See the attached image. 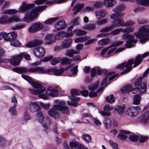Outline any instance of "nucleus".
I'll list each match as a JSON object with an SVG mask.
<instances>
[{
	"instance_id": "1",
	"label": "nucleus",
	"mask_w": 149,
	"mask_h": 149,
	"mask_svg": "<svg viewBox=\"0 0 149 149\" xmlns=\"http://www.w3.org/2000/svg\"><path fill=\"white\" fill-rule=\"evenodd\" d=\"M149 55V53L146 52L142 55V57L140 55H138L136 58L134 62V59L129 60L126 63V62H124L118 65L116 68L118 69L123 70L125 66V70L120 73L121 75H123L126 74L130 72L132 69V65L134 63L133 66L134 68L136 67L139 65L141 62L142 58L146 57Z\"/></svg>"
},
{
	"instance_id": "2",
	"label": "nucleus",
	"mask_w": 149,
	"mask_h": 149,
	"mask_svg": "<svg viewBox=\"0 0 149 149\" xmlns=\"http://www.w3.org/2000/svg\"><path fill=\"white\" fill-rule=\"evenodd\" d=\"M5 50L2 48L0 47V64L1 63H7L10 62V64L14 66L18 65L20 62L21 59L24 58L27 60H30V57L26 52L21 53L19 55H15L12 57L10 60L7 59H2V57L5 53Z\"/></svg>"
},
{
	"instance_id": "3",
	"label": "nucleus",
	"mask_w": 149,
	"mask_h": 149,
	"mask_svg": "<svg viewBox=\"0 0 149 149\" xmlns=\"http://www.w3.org/2000/svg\"><path fill=\"white\" fill-rule=\"evenodd\" d=\"M22 77L24 79L26 80L34 88L37 89L35 90L33 89L29 88L30 91L34 95H39V97L44 99H48L47 96L44 93L39 94L43 93L45 90V88L39 83L33 81L31 77L25 75H22Z\"/></svg>"
},
{
	"instance_id": "4",
	"label": "nucleus",
	"mask_w": 149,
	"mask_h": 149,
	"mask_svg": "<svg viewBox=\"0 0 149 149\" xmlns=\"http://www.w3.org/2000/svg\"><path fill=\"white\" fill-rule=\"evenodd\" d=\"M120 32L121 31L123 33H127L123 34L122 36V38L125 40H128L126 41L125 44V46L127 48H130L134 46V44L137 42V40L134 39V36L132 34H129V33L134 31V27L133 26H128L125 29L120 28Z\"/></svg>"
},
{
	"instance_id": "5",
	"label": "nucleus",
	"mask_w": 149,
	"mask_h": 149,
	"mask_svg": "<svg viewBox=\"0 0 149 149\" xmlns=\"http://www.w3.org/2000/svg\"><path fill=\"white\" fill-rule=\"evenodd\" d=\"M47 6L46 5L38 6L30 11H27L25 14L24 21L28 23L34 20L37 17L38 13L44 10Z\"/></svg>"
},
{
	"instance_id": "6",
	"label": "nucleus",
	"mask_w": 149,
	"mask_h": 149,
	"mask_svg": "<svg viewBox=\"0 0 149 149\" xmlns=\"http://www.w3.org/2000/svg\"><path fill=\"white\" fill-rule=\"evenodd\" d=\"M134 35L136 38L140 39V42L144 43L149 40V25H144L139 29L137 33H134Z\"/></svg>"
},
{
	"instance_id": "7",
	"label": "nucleus",
	"mask_w": 149,
	"mask_h": 149,
	"mask_svg": "<svg viewBox=\"0 0 149 149\" xmlns=\"http://www.w3.org/2000/svg\"><path fill=\"white\" fill-rule=\"evenodd\" d=\"M35 6L34 4H27L25 2H22V5L18 8V10L14 9H9L3 11L2 14L11 15L16 14L19 12L24 13L33 8Z\"/></svg>"
},
{
	"instance_id": "8",
	"label": "nucleus",
	"mask_w": 149,
	"mask_h": 149,
	"mask_svg": "<svg viewBox=\"0 0 149 149\" xmlns=\"http://www.w3.org/2000/svg\"><path fill=\"white\" fill-rule=\"evenodd\" d=\"M57 110L61 111L63 113H69V110L68 107L55 105L53 106V108L48 111L49 115L55 118H58L59 115Z\"/></svg>"
},
{
	"instance_id": "9",
	"label": "nucleus",
	"mask_w": 149,
	"mask_h": 149,
	"mask_svg": "<svg viewBox=\"0 0 149 149\" xmlns=\"http://www.w3.org/2000/svg\"><path fill=\"white\" fill-rule=\"evenodd\" d=\"M2 16L0 17V24H6L14 22H20L21 19L17 15H14L9 16L7 14Z\"/></svg>"
},
{
	"instance_id": "10",
	"label": "nucleus",
	"mask_w": 149,
	"mask_h": 149,
	"mask_svg": "<svg viewBox=\"0 0 149 149\" xmlns=\"http://www.w3.org/2000/svg\"><path fill=\"white\" fill-rule=\"evenodd\" d=\"M126 8L124 4H120L113 9V11L115 14H111L110 17L112 19H115L117 17H121L124 16V13L121 12L124 10Z\"/></svg>"
},
{
	"instance_id": "11",
	"label": "nucleus",
	"mask_w": 149,
	"mask_h": 149,
	"mask_svg": "<svg viewBox=\"0 0 149 149\" xmlns=\"http://www.w3.org/2000/svg\"><path fill=\"white\" fill-rule=\"evenodd\" d=\"M71 96H68L69 98L72 101V102L67 101V104L69 106L76 107L78 104L76 101H79L80 98L74 96V95H79L81 93L80 91L77 89H73L71 90Z\"/></svg>"
},
{
	"instance_id": "12",
	"label": "nucleus",
	"mask_w": 149,
	"mask_h": 149,
	"mask_svg": "<svg viewBox=\"0 0 149 149\" xmlns=\"http://www.w3.org/2000/svg\"><path fill=\"white\" fill-rule=\"evenodd\" d=\"M97 71L98 74L99 75H101L104 72V74L105 77L103 79L101 83V86H106L107 85V84L106 83V82L108 79V77L115 73L114 72H108L107 70L105 71L104 70L101 69L99 67L97 68Z\"/></svg>"
},
{
	"instance_id": "13",
	"label": "nucleus",
	"mask_w": 149,
	"mask_h": 149,
	"mask_svg": "<svg viewBox=\"0 0 149 149\" xmlns=\"http://www.w3.org/2000/svg\"><path fill=\"white\" fill-rule=\"evenodd\" d=\"M141 112V109L138 106L129 107L126 111V113L131 117L137 116Z\"/></svg>"
},
{
	"instance_id": "14",
	"label": "nucleus",
	"mask_w": 149,
	"mask_h": 149,
	"mask_svg": "<svg viewBox=\"0 0 149 149\" xmlns=\"http://www.w3.org/2000/svg\"><path fill=\"white\" fill-rule=\"evenodd\" d=\"M142 77H141L136 80L134 83L135 87H139L138 88H140V94H142L145 92L147 88L146 84L145 83H143L141 84Z\"/></svg>"
},
{
	"instance_id": "15",
	"label": "nucleus",
	"mask_w": 149,
	"mask_h": 149,
	"mask_svg": "<svg viewBox=\"0 0 149 149\" xmlns=\"http://www.w3.org/2000/svg\"><path fill=\"white\" fill-rule=\"evenodd\" d=\"M43 24L39 22H36L32 24L28 29L29 32L34 33L41 30L43 28Z\"/></svg>"
},
{
	"instance_id": "16",
	"label": "nucleus",
	"mask_w": 149,
	"mask_h": 149,
	"mask_svg": "<svg viewBox=\"0 0 149 149\" xmlns=\"http://www.w3.org/2000/svg\"><path fill=\"white\" fill-rule=\"evenodd\" d=\"M58 87V86L55 87L49 86L46 89V93L50 96L55 97L57 96L59 92Z\"/></svg>"
},
{
	"instance_id": "17",
	"label": "nucleus",
	"mask_w": 149,
	"mask_h": 149,
	"mask_svg": "<svg viewBox=\"0 0 149 149\" xmlns=\"http://www.w3.org/2000/svg\"><path fill=\"white\" fill-rule=\"evenodd\" d=\"M53 58V56H52L45 57L42 60V61L43 62H46L50 61V63L52 65H56L60 63L62 60V58L60 57H56L54 58Z\"/></svg>"
},
{
	"instance_id": "18",
	"label": "nucleus",
	"mask_w": 149,
	"mask_h": 149,
	"mask_svg": "<svg viewBox=\"0 0 149 149\" xmlns=\"http://www.w3.org/2000/svg\"><path fill=\"white\" fill-rule=\"evenodd\" d=\"M33 54L37 58H41L45 54V51L44 48L41 46H39L34 49L33 51Z\"/></svg>"
},
{
	"instance_id": "19",
	"label": "nucleus",
	"mask_w": 149,
	"mask_h": 149,
	"mask_svg": "<svg viewBox=\"0 0 149 149\" xmlns=\"http://www.w3.org/2000/svg\"><path fill=\"white\" fill-rule=\"evenodd\" d=\"M73 33L71 31L70 33H66L64 31H62L59 32L56 34L55 36V38L56 40H60L64 37H68L72 36L73 35Z\"/></svg>"
},
{
	"instance_id": "20",
	"label": "nucleus",
	"mask_w": 149,
	"mask_h": 149,
	"mask_svg": "<svg viewBox=\"0 0 149 149\" xmlns=\"http://www.w3.org/2000/svg\"><path fill=\"white\" fill-rule=\"evenodd\" d=\"M45 44L50 45L54 43L56 40L54 34H49L47 35L45 38Z\"/></svg>"
},
{
	"instance_id": "21",
	"label": "nucleus",
	"mask_w": 149,
	"mask_h": 149,
	"mask_svg": "<svg viewBox=\"0 0 149 149\" xmlns=\"http://www.w3.org/2000/svg\"><path fill=\"white\" fill-rule=\"evenodd\" d=\"M117 17L116 18L114 19V20L112 22V25L114 26V28L115 27L119 26H124V20L122 18Z\"/></svg>"
},
{
	"instance_id": "22",
	"label": "nucleus",
	"mask_w": 149,
	"mask_h": 149,
	"mask_svg": "<svg viewBox=\"0 0 149 149\" xmlns=\"http://www.w3.org/2000/svg\"><path fill=\"white\" fill-rule=\"evenodd\" d=\"M70 68V67L68 66L65 68V69L61 68H60L59 70H58L56 68H50L49 69H52V71H50V72H53L54 73L55 75L59 76L61 75L63 73L65 70H67Z\"/></svg>"
},
{
	"instance_id": "23",
	"label": "nucleus",
	"mask_w": 149,
	"mask_h": 149,
	"mask_svg": "<svg viewBox=\"0 0 149 149\" xmlns=\"http://www.w3.org/2000/svg\"><path fill=\"white\" fill-rule=\"evenodd\" d=\"M95 16L97 19H102L105 17L107 14V12L105 9H101L96 11L95 12Z\"/></svg>"
},
{
	"instance_id": "24",
	"label": "nucleus",
	"mask_w": 149,
	"mask_h": 149,
	"mask_svg": "<svg viewBox=\"0 0 149 149\" xmlns=\"http://www.w3.org/2000/svg\"><path fill=\"white\" fill-rule=\"evenodd\" d=\"M42 40H35L32 41L26 44L25 46L27 47H31L40 45L43 42Z\"/></svg>"
},
{
	"instance_id": "25",
	"label": "nucleus",
	"mask_w": 149,
	"mask_h": 149,
	"mask_svg": "<svg viewBox=\"0 0 149 149\" xmlns=\"http://www.w3.org/2000/svg\"><path fill=\"white\" fill-rule=\"evenodd\" d=\"M29 106L31 112L33 113H35L40 109V106L36 102H31Z\"/></svg>"
},
{
	"instance_id": "26",
	"label": "nucleus",
	"mask_w": 149,
	"mask_h": 149,
	"mask_svg": "<svg viewBox=\"0 0 149 149\" xmlns=\"http://www.w3.org/2000/svg\"><path fill=\"white\" fill-rule=\"evenodd\" d=\"M72 43V40L68 38L64 40L62 42L61 47L63 48H67L70 47Z\"/></svg>"
},
{
	"instance_id": "27",
	"label": "nucleus",
	"mask_w": 149,
	"mask_h": 149,
	"mask_svg": "<svg viewBox=\"0 0 149 149\" xmlns=\"http://www.w3.org/2000/svg\"><path fill=\"white\" fill-rule=\"evenodd\" d=\"M66 24L65 21H60L58 22L55 25V28L56 31H59L64 29L66 26Z\"/></svg>"
},
{
	"instance_id": "28",
	"label": "nucleus",
	"mask_w": 149,
	"mask_h": 149,
	"mask_svg": "<svg viewBox=\"0 0 149 149\" xmlns=\"http://www.w3.org/2000/svg\"><path fill=\"white\" fill-rule=\"evenodd\" d=\"M13 70L19 74H23L29 72V69L25 67H16L13 68Z\"/></svg>"
},
{
	"instance_id": "29",
	"label": "nucleus",
	"mask_w": 149,
	"mask_h": 149,
	"mask_svg": "<svg viewBox=\"0 0 149 149\" xmlns=\"http://www.w3.org/2000/svg\"><path fill=\"white\" fill-rule=\"evenodd\" d=\"M125 48V47L120 48L115 51L116 49V47L112 48L109 50L108 54L109 56H112L116 53H119L123 51Z\"/></svg>"
},
{
	"instance_id": "30",
	"label": "nucleus",
	"mask_w": 149,
	"mask_h": 149,
	"mask_svg": "<svg viewBox=\"0 0 149 149\" xmlns=\"http://www.w3.org/2000/svg\"><path fill=\"white\" fill-rule=\"evenodd\" d=\"M149 118V112H146L144 113L141 116L140 119L141 122L145 124L148 121Z\"/></svg>"
},
{
	"instance_id": "31",
	"label": "nucleus",
	"mask_w": 149,
	"mask_h": 149,
	"mask_svg": "<svg viewBox=\"0 0 149 149\" xmlns=\"http://www.w3.org/2000/svg\"><path fill=\"white\" fill-rule=\"evenodd\" d=\"M116 3V0H104V3L107 7H112Z\"/></svg>"
},
{
	"instance_id": "32",
	"label": "nucleus",
	"mask_w": 149,
	"mask_h": 149,
	"mask_svg": "<svg viewBox=\"0 0 149 149\" xmlns=\"http://www.w3.org/2000/svg\"><path fill=\"white\" fill-rule=\"evenodd\" d=\"M84 3H78L73 8L72 10H75L73 13V15H74L77 13L84 6Z\"/></svg>"
},
{
	"instance_id": "33",
	"label": "nucleus",
	"mask_w": 149,
	"mask_h": 149,
	"mask_svg": "<svg viewBox=\"0 0 149 149\" xmlns=\"http://www.w3.org/2000/svg\"><path fill=\"white\" fill-rule=\"evenodd\" d=\"M37 72L43 74L49 73L50 71H52V69H48L47 70L45 69L43 67H36Z\"/></svg>"
},
{
	"instance_id": "34",
	"label": "nucleus",
	"mask_w": 149,
	"mask_h": 149,
	"mask_svg": "<svg viewBox=\"0 0 149 149\" xmlns=\"http://www.w3.org/2000/svg\"><path fill=\"white\" fill-rule=\"evenodd\" d=\"M132 87L130 85H127L122 87L121 89V90L123 94H125L127 93H130L131 92Z\"/></svg>"
},
{
	"instance_id": "35",
	"label": "nucleus",
	"mask_w": 149,
	"mask_h": 149,
	"mask_svg": "<svg viewBox=\"0 0 149 149\" xmlns=\"http://www.w3.org/2000/svg\"><path fill=\"white\" fill-rule=\"evenodd\" d=\"M89 36H85L84 37H81L75 39L74 42L76 43L83 42L90 38Z\"/></svg>"
},
{
	"instance_id": "36",
	"label": "nucleus",
	"mask_w": 149,
	"mask_h": 149,
	"mask_svg": "<svg viewBox=\"0 0 149 149\" xmlns=\"http://www.w3.org/2000/svg\"><path fill=\"white\" fill-rule=\"evenodd\" d=\"M138 94L135 95L134 97V100L133 102V104L135 105H138L139 104L141 100V97Z\"/></svg>"
},
{
	"instance_id": "37",
	"label": "nucleus",
	"mask_w": 149,
	"mask_h": 149,
	"mask_svg": "<svg viewBox=\"0 0 149 149\" xmlns=\"http://www.w3.org/2000/svg\"><path fill=\"white\" fill-rule=\"evenodd\" d=\"M36 116L38 121L40 123H42L44 121V117L41 111L38 112L36 114Z\"/></svg>"
},
{
	"instance_id": "38",
	"label": "nucleus",
	"mask_w": 149,
	"mask_h": 149,
	"mask_svg": "<svg viewBox=\"0 0 149 149\" xmlns=\"http://www.w3.org/2000/svg\"><path fill=\"white\" fill-rule=\"evenodd\" d=\"M6 140L2 136L0 135V148L3 149L5 146Z\"/></svg>"
},
{
	"instance_id": "39",
	"label": "nucleus",
	"mask_w": 149,
	"mask_h": 149,
	"mask_svg": "<svg viewBox=\"0 0 149 149\" xmlns=\"http://www.w3.org/2000/svg\"><path fill=\"white\" fill-rule=\"evenodd\" d=\"M9 34L3 31L0 32V40H1L2 38H4L5 40L9 39L10 38L8 36Z\"/></svg>"
},
{
	"instance_id": "40",
	"label": "nucleus",
	"mask_w": 149,
	"mask_h": 149,
	"mask_svg": "<svg viewBox=\"0 0 149 149\" xmlns=\"http://www.w3.org/2000/svg\"><path fill=\"white\" fill-rule=\"evenodd\" d=\"M104 90L103 87H102L98 89L97 91V93L95 92H90L89 94L90 97H94L97 95V93H99L102 91Z\"/></svg>"
},
{
	"instance_id": "41",
	"label": "nucleus",
	"mask_w": 149,
	"mask_h": 149,
	"mask_svg": "<svg viewBox=\"0 0 149 149\" xmlns=\"http://www.w3.org/2000/svg\"><path fill=\"white\" fill-rule=\"evenodd\" d=\"M8 33H9L8 35V36L10 39L7 40H11L15 39L17 36V32L15 31Z\"/></svg>"
},
{
	"instance_id": "42",
	"label": "nucleus",
	"mask_w": 149,
	"mask_h": 149,
	"mask_svg": "<svg viewBox=\"0 0 149 149\" xmlns=\"http://www.w3.org/2000/svg\"><path fill=\"white\" fill-rule=\"evenodd\" d=\"M125 107L124 106H118L114 109L115 111L118 112L119 114H122L125 110Z\"/></svg>"
},
{
	"instance_id": "43",
	"label": "nucleus",
	"mask_w": 149,
	"mask_h": 149,
	"mask_svg": "<svg viewBox=\"0 0 149 149\" xmlns=\"http://www.w3.org/2000/svg\"><path fill=\"white\" fill-rule=\"evenodd\" d=\"M79 52V51L77 50L70 49L67 51L66 52V55L69 57H71L73 56L74 54H77Z\"/></svg>"
},
{
	"instance_id": "44",
	"label": "nucleus",
	"mask_w": 149,
	"mask_h": 149,
	"mask_svg": "<svg viewBox=\"0 0 149 149\" xmlns=\"http://www.w3.org/2000/svg\"><path fill=\"white\" fill-rule=\"evenodd\" d=\"M82 139L84 140L87 143H90L91 141V136L87 134H84L82 135Z\"/></svg>"
},
{
	"instance_id": "45",
	"label": "nucleus",
	"mask_w": 149,
	"mask_h": 149,
	"mask_svg": "<svg viewBox=\"0 0 149 149\" xmlns=\"http://www.w3.org/2000/svg\"><path fill=\"white\" fill-rule=\"evenodd\" d=\"M16 104H14L13 106L11 107L9 109V111L12 116H15L17 115V113L16 110Z\"/></svg>"
},
{
	"instance_id": "46",
	"label": "nucleus",
	"mask_w": 149,
	"mask_h": 149,
	"mask_svg": "<svg viewBox=\"0 0 149 149\" xmlns=\"http://www.w3.org/2000/svg\"><path fill=\"white\" fill-rule=\"evenodd\" d=\"M111 41L109 38L103 39L100 40L98 42L99 45H104L108 44Z\"/></svg>"
},
{
	"instance_id": "47",
	"label": "nucleus",
	"mask_w": 149,
	"mask_h": 149,
	"mask_svg": "<svg viewBox=\"0 0 149 149\" xmlns=\"http://www.w3.org/2000/svg\"><path fill=\"white\" fill-rule=\"evenodd\" d=\"M114 29L113 26L111 25L109 26L104 27L100 30V32H106L109 31Z\"/></svg>"
},
{
	"instance_id": "48",
	"label": "nucleus",
	"mask_w": 149,
	"mask_h": 149,
	"mask_svg": "<svg viewBox=\"0 0 149 149\" xmlns=\"http://www.w3.org/2000/svg\"><path fill=\"white\" fill-rule=\"evenodd\" d=\"M96 28V25L93 24H88L85 25L84 29L89 30H92L95 29Z\"/></svg>"
},
{
	"instance_id": "49",
	"label": "nucleus",
	"mask_w": 149,
	"mask_h": 149,
	"mask_svg": "<svg viewBox=\"0 0 149 149\" xmlns=\"http://www.w3.org/2000/svg\"><path fill=\"white\" fill-rule=\"evenodd\" d=\"M25 25L24 24H16L11 27V29L13 30H18L24 28Z\"/></svg>"
},
{
	"instance_id": "50",
	"label": "nucleus",
	"mask_w": 149,
	"mask_h": 149,
	"mask_svg": "<svg viewBox=\"0 0 149 149\" xmlns=\"http://www.w3.org/2000/svg\"><path fill=\"white\" fill-rule=\"evenodd\" d=\"M10 43L12 46L14 47L19 46L21 45V43L18 40L15 39L10 40Z\"/></svg>"
},
{
	"instance_id": "51",
	"label": "nucleus",
	"mask_w": 149,
	"mask_h": 149,
	"mask_svg": "<svg viewBox=\"0 0 149 149\" xmlns=\"http://www.w3.org/2000/svg\"><path fill=\"white\" fill-rule=\"evenodd\" d=\"M58 19V17H53L48 19L44 22L45 24H51Z\"/></svg>"
},
{
	"instance_id": "52",
	"label": "nucleus",
	"mask_w": 149,
	"mask_h": 149,
	"mask_svg": "<svg viewBox=\"0 0 149 149\" xmlns=\"http://www.w3.org/2000/svg\"><path fill=\"white\" fill-rule=\"evenodd\" d=\"M106 100L108 102L112 103L115 102V99L113 95H111L105 98Z\"/></svg>"
},
{
	"instance_id": "53",
	"label": "nucleus",
	"mask_w": 149,
	"mask_h": 149,
	"mask_svg": "<svg viewBox=\"0 0 149 149\" xmlns=\"http://www.w3.org/2000/svg\"><path fill=\"white\" fill-rule=\"evenodd\" d=\"M99 82L97 81L94 84H92L88 87V89L90 91H93L96 89L99 86Z\"/></svg>"
},
{
	"instance_id": "54",
	"label": "nucleus",
	"mask_w": 149,
	"mask_h": 149,
	"mask_svg": "<svg viewBox=\"0 0 149 149\" xmlns=\"http://www.w3.org/2000/svg\"><path fill=\"white\" fill-rule=\"evenodd\" d=\"M74 33L77 36H80L85 34L86 33L83 30L77 29L74 31Z\"/></svg>"
},
{
	"instance_id": "55",
	"label": "nucleus",
	"mask_w": 149,
	"mask_h": 149,
	"mask_svg": "<svg viewBox=\"0 0 149 149\" xmlns=\"http://www.w3.org/2000/svg\"><path fill=\"white\" fill-rule=\"evenodd\" d=\"M109 142L110 145L113 149H119L118 148V145L117 143L111 140H110Z\"/></svg>"
},
{
	"instance_id": "56",
	"label": "nucleus",
	"mask_w": 149,
	"mask_h": 149,
	"mask_svg": "<svg viewBox=\"0 0 149 149\" xmlns=\"http://www.w3.org/2000/svg\"><path fill=\"white\" fill-rule=\"evenodd\" d=\"M138 136L136 135H131L129 137V140L132 141L136 142L138 140Z\"/></svg>"
},
{
	"instance_id": "57",
	"label": "nucleus",
	"mask_w": 149,
	"mask_h": 149,
	"mask_svg": "<svg viewBox=\"0 0 149 149\" xmlns=\"http://www.w3.org/2000/svg\"><path fill=\"white\" fill-rule=\"evenodd\" d=\"M62 62L61 63L62 64H68L70 63L72 61L70 59H69L67 58H64L62 59Z\"/></svg>"
},
{
	"instance_id": "58",
	"label": "nucleus",
	"mask_w": 149,
	"mask_h": 149,
	"mask_svg": "<svg viewBox=\"0 0 149 149\" xmlns=\"http://www.w3.org/2000/svg\"><path fill=\"white\" fill-rule=\"evenodd\" d=\"M95 8L93 6H87L85 7L83 9L84 12H88L94 10Z\"/></svg>"
},
{
	"instance_id": "59",
	"label": "nucleus",
	"mask_w": 149,
	"mask_h": 149,
	"mask_svg": "<svg viewBox=\"0 0 149 149\" xmlns=\"http://www.w3.org/2000/svg\"><path fill=\"white\" fill-rule=\"evenodd\" d=\"M135 22L132 20H128L126 22H124V26H132L135 24Z\"/></svg>"
},
{
	"instance_id": "60",
	"label": "nucleus",
	"mask_w": 149,
	"mask_h": 149,
	"mask_svg": "<svg viewBox=\"0 0 149 149\" xmlns=\"http://www.w3.org/2000/svg\"><path fill=\"white\" fill-rule=\"evenodd\" d=\"M137 21L138 23L139 24H146L148 22V20L142 18H138L137 19Z\"/></svg>"
},
{
	"instance_id": "61",
	"label": "nucleus",
	"mask_w": 149,
	"mask_h": 149,
	"mask_svg": "<svg viewBox=\"0 0 149 149\" xmlns=\"http://www.w3.org/2000/svg\"><path fill=\"white\" fill-rule=\"evenodd\" d=\"M79 143L78 142H70L69 143V144L72 148H75L77 149Z\"/></svg>"
},
{
	"instance_id": "62",
	"label": "nucleus",
	"mask_w": 149,
	"mask_h": 149,
	"mask_svg": "<svg viewBox=\"0 0 149 149\" xmlns=\"http://www.w3.org/2000/svg\"><path fill=\"white\" fill-rule=\"evenodd\" d=\"M117 137L121 141H124L126 140L127 138V136L126 135L119 134L117 136Z\"/></svg>"
},
{
	"instance_id": "63",
	"label": "nucleus",
	"mask_w": 149,
	"mask_h": 149,
	"mask_svg": "<svg viewBox=\"0 0 149 149\" xmlns=\"http://www.w3.org/2000/svg\"><path fill=\"white\" fill-rule=\"evenodd\" d=\"M123 42V41H118L116 42H113L111 45L110 46H111V48L112 47H116L119 46L121 45Z\"/></svg>"
},
{
	"instance_id": "64",
	"label": "nucleus",
	"mask_w": 149,
	"mask_h": 149,
	"mask_svg": "<svg viewBox=\"0 0 149 149\" xmlns=\"http://www.w3.org/2000/svg\"><path fill=\"white\" fill-rule=\"evenodd\" d=\"M103 123L106 126H109L111 124V121L109 118H107L104 121Z\"/></svg>"
}]
</instances>
